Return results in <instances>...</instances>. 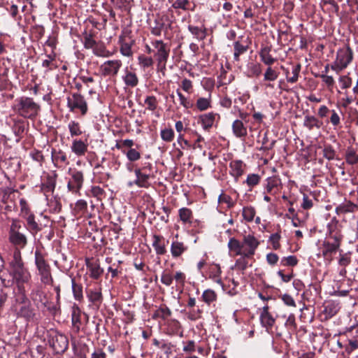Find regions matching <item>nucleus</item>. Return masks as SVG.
Here are the masks:
<instances>
[{"instance_id":"1","label":"nucleus","mask_w":358,"mask_h":358,"mask_svg":"<svg viewBox=\"0 0 358 358\" xmlns=\"http://www.w3.org/2000/svg\"><path fill=\"white\" fill-rule=\"evenodd\" d=\"M259 245L260 241L253 234H249L243 236L242 241L234 237L230 238L227 246L234 255L253 257Z\"/></svg>"},{"instance_id":"2","label":"nucleus","mask_w":358,"mask_h":358,"mask_svg":"<svg viewBox=\"0 0 358 358\" xmlns=\"http://www.w3.org/2000/svg\"><path fill=\"white\" fill-rule=\"evenodd\" d=\"M13 110L26 119H35L39 114L41 106L31 97L21 96L15 100Z\"/></svg>"},{"instance_id":"3","label":"nucleus","mask_w":358,"mask_h":358,"mask_svg":"<svg viewBox=\"0 0 358 358\" xmlns=\"http://www.w3.org/2000/svg\"><path fill=\"white\" fill-rule=\"evenodd\" d=\"M11 268L10 275L18 284L27 283L31 279V274L28 269L24 267L20 250L15 249L13 259L10 262Z\"/></svg>"},{"instance_id":"4","label":"nucleus","mask_w":358,"mask_h":358,"mask_svg":"<svg viewBox=\"0 0 358 358\" xmlns=\"http://www.w3.org/2000/svg\"><path fill=\"white\" fill-rule=\"evenodd\" d=\"M34 262L40 276L41 282L45 285L53 286L54 280L52 275L51 266L39 250H36L34 252Z\"/></svg>"},{"instance_id":"5","label":"nucleus","mask_w":358,"mask_h":358,"mask_svg":"<svg viewBox=\"0 0 358 358\" xmlns=\"http://www.w3.org/2000/svg\"><path fill=\"white\" fill-rule=\"evenodd\" d=\"M47 339L49 345L56 355L64 354L69 348L67 336L57 330L51 329L48 331Z\"/></svg>"},{"instance_id":"6","label":"nucleus","mask_w":358,"mask_h":358,"mask_svg":"<svg viewBox=\"0 0 358 358\" xmlns=\"http://www.w3.org/2000/svg\"><path fill=\"white\" fill-rule=\"evenodd\" d=\"M151 43L155 49L154 57L156 59L157 67L164 69L171 52L170 45L162 40H155Z\"/></svg>"},{"instance_id":"7","label":"nucleus","mask_w":358,"mask_h":358,"mask_svg":"<svg viewBox=\"0 0 358 358\" xmlns=\"http://www.w3.org/2000/svg\"><path fill=\"white\" fill-rule=\"evenodd\" d=\"M22 224L20 220H13L10 224L9 231V241L15 245L17 249L24 248L27 244V238L26 236L21 233L20 230Z\"/></svg>"},{"instance_id":"8","label":"nucleus","mask_w":358,"mask_h":358,"mask_svg":"<svg viewBox=\"0 0 358 358\" xmlns=\"http://www.w3.org/2000/svg\"><path fill=\"white\" fill-rule=\"evenodd\" d=\"M71 178L67 183L68 190L73 194L80 195V189L84 182V174L83 171L77 169H70Z\"/></svg>"},{"instance_id":"9","label":"nucleus","mask_w":358,"mask_h":358,"mask_svg":"<svg viewBox=\"0 0 358 358\" xmlns=\"http://www.w3.org/2000/svg\"><path fill=\"white\" fill-rule=\"evenodd\" d=\"M67 106L71 112L79 110L82 115H85L88 110L84 96L79 93H73L71 96L67 97Z\"/></svg>"},{"instance_id":"10","label":"nucleus","mask_w":358,"mask_h":358,"mask_svg":"<svg viewBox=\"0 0 358 358\" xmlns=\"http://www.w3.org/2000/svg\"><path fill=\"white\" fill-rule=\"evenodd\" d=\"M340 248L331 243L329 240L323 241L322 243L319 248L320 253L317 257H322L325 263L329 264L334 259V255L337 252Z\"/></svg>"},{"instance_id":"11","label":"nucleus","mask_w":358,"mask_h":358,"mask_svg":"<svg viewBox=\"0 0 358 358\" xmlns=\"http://www.w3.org/2000/svg\"><path fill=\"white\" fill-rule=\"evenodd\" d=\"M343 239V235L341 232L338 222H331L327 225V234L325 240H329L331 243L340 248Z\"/></svg>"},{"instance_id":"12","label":"nucleus","mask_w":358,"mask_h":358,"mask_svg":"<svg viewBox=\"0 0 358 358\" xmlns=\"http://www.w3.org/2000/svg\"><path fill=\"white\" fill-rule=\"evenodd\" d=\"M122 66L120 59L108 60L103 62L100 66V72L104 77H115L117 75Z\"/></svg>"},{"instance_id":"13","label":"nucleus","mask_w":358,"mask_h":358,"mask_svg":"<svg viewBox=\"0 0 358 358\" xmlns=\"http://www.w3.org/2000/svg\"><path fill=\"white\" fill-rule=\"evenodd\" d=\"M20 194L18 190L7 187L3 190L1 202L5 204V210L8 212L17 210L16 194Z\"/></svg>"},{"instance_id":"14","label":"nucleus","mask_w":358,"mask_h":358,"mask_svg":"<svg viewBox=\"0 0 358 358\" xmlns=\"http://www.w3.org/2000/svg\"><path fill=\"white\" fill-rule=\"evenodd\" d=\"M251 40L249 37L244 36H239L234 43V59L235 61L240 60V56L248 52L251 45Z\"/></svg>"},{"instance_id":"15","label":"nucleus","mask_w":358,"mask_h":358,"mask_svg":"<svg viewBox=\"0 0 358 358\" xmlns=\"http://www.w3.org/2000/svg\"><path fill=\"white\" fill-rule=\"evenodd\" d=\"M134 43V40L131 38L128 31H122L119 36L120 51L121 54L126 57H131L133 55L131 48Z\"/></svg>"},{"instance_id":"16","label":"nucleus","mask_w":358,"mask_h":358,"mask_svg":"<svg viewBox=\"0 0 358 358\" xmlns=\"http://www.w3.org/2000/svg\"><path fill=\"white\" fill-rule=\"evenodd\" d=\"M166 17L165 16H160L157 15L152 23L149 24V29L152 35L155 36H160L162 31L166 33L168 28L171 27V24H166Z\"/></svg>"},{"instance_id":"17","label":"nucleus","mask_w":358,"mask_h":358,"mask_svg":"<svg viewBox=\"0 0 358 358\" xmlns=\"http://www.w3.org/2000/svg\"><path fill=\"white\" fill-rule=\"evenodd\" d=\"M57 176L58 175L57 172L53 171L50 174H48L43 182H41L40 185L41 192L46 196H48V193L52 194L54 192L56 187Z\"/></svg>"},{"instance_id":"18","label":"nucleus","mask_w":358,"mask_h":358,"mask_svg":"<svg viewBox=\"0 0 358 358\" xmlns=\"http://www.w3.org/2000/svg\"><path fill=\"white\" fill-rule=\"evenodd\" d=\"M268 310V306L266 305L264 306L259 315L261 324L262 325V327L266 328L267 332H270L272 331V329L275 322V319L269 313Z\"/></svg>"},{"instance_id":"19","label":"nucleus","mask_w":358,"mask_h":358,"mask_svg":"<svg viewBox=\"0 0 358 358\" xmlns=\"http://www.w3.org/2000/svg\"><path fill=\"white\" fill-rule=\"evenodd\" d=\"M264 188L267 194L272 195L277 194L282 188L281 179L278 176L268 177L266 180Z\"/></svg>"},{"instance_id":"20","label":"nucleus","mask_w":358,"mask_h":358,"mask_svg":"<svg viewBox=\"0 0 358 358\" xmlns=\"http://www.w3.org/2000/svg\"><path fill=\"white\" fill-rule=\"evenodd\" d=\"M353 59V52L349 45L340 48L336 53V61L347 68Z\"/></svg>"},{"instance_id":"21","label":"nucleus","mask_w":358,"mask_h":358,"mask_svg":"<svg viewBox=\"0 0 358 358\" xmlns=\"http://www.w3.org/2000/svg\"><path fill=\"white\" fill-rule=\"evenodd\" d=\"M136 180L134 183L138 187L149 188L151 185L150 179L155 178L154 173H144L140 169H134Z\"/></svg>"},{"instance_id":"22","label":"nucleus","mask_w":358,"mask_h":358,"mask_svg":"<svg viewBox=\"0 0 358 358\" xmlns=\"http://www.w3.org/2000/svg\"><path fill=\"white\" fill-rule=\"evenodd\" d=\"M85 264L87 269L90 271V276L92 278L96 280L103 274V270L101 268L97 259L87 258Z\"/></svg>"},{"instance_id":"23","label":"nucleus","mask_w":358,"mask_h":358,"mask_svg":"<svg viewBox=\"0 0 358 358\" xmlns=\"http://www.w3.org/2000/svg\"><path fill=\"white\" fill-rule=\"evenodd\" d=\"M216 117H219V115L213 112L201 114L198 117V123L201 124L205 131H209L213 127Z\"/></svg>"},{"instance_id":"24","label":"nucleus","mask_w":358,"mask_h":358,"mask_svg":"<svg viewBox=\"0 0 358 358\" xmlns=\"http://www.w3.org/2000/svg\"><path fill=\"white\" fill-rule=\"evenodd\" d=\"M178 235L176 236V239H173L171 245V254L174 259L180 257L182 254L188 250V246L185 243L178 240Z\"/></svg>"},{"instance_id":"25","label":"nucleus","mask_w":358,"mask_h":358,"mask_svg":"<svg viewBox=\"0 0 358 358\" xmlns=\"http://www.w3.org/2000/svg\"><path fill=\"white\" fill-rule=\"evenodd\" d=\"M169 241L166 240L164 236L161 235L154 234L152 236V247L155 252L158 255H164L166 253V245Z\"/></svg>"},{"instance_id":"26","label":"nucleus","mask_w":358,"mask_h":358,"mask_svg":"<svg viewBox=\"0 0 358 358\" xmlns=\"http://www.w3.org/2000/svg\"><path fill=\"white\" fill-rule=\"evenodd\" d=\"M81 276L71 277V288L74 299L76 301L83 300V286Z\"/></svg>"},{"instance_id":"27","label":"nucleus","mask_w":358,"mask_h":358,"mask_svg":"<svg viewBox=\"0 0 358 358\" xmlns=\"http://www.w3.org/2000/svg\"><path fill=\"white\" fill-rule=\"evenodd\" d=\"M51 158L56 167L67 165L69 163L66 152L60 149L56 150L53 148L51 152Z\"/></svg>"},{"instance_id":"28","label":"nucleus","mask_w":358,"mask_h":358,"mask_svg":"<svg viewBox=\"0 0 358 358\" xmlns=\"http://www.w3.org/2000/svg\"><path fill=\"white\" fill-rule=\"evenodd\" d=\"M245 164L241 160H233L229 163V174L233 176L236 182L244 173Z\"/></svg>"},{"instance_id":"29","label":"nucleus","mask_w":358,"mask_h":358,"mask_svg":"<svg viewBox=\"0 0 358 358\" xmlns=\"http://www.w3.org/2000/svg\"><path fill=\"white\" fill-rule=\"evenodd\" d=\"M88 143L81 139H74L71 145V150L77 157H83L87 152Z\"/></svg>"},{"instance_id":"30","label":"nucleus","mask_w":358,"mask_h":358,"mask_svg":"<svg viewBox=\"0 0 358 358\" xmlns=\"http://www.w3.org/2000/svg\"><path fill=\"white\" fill-rule=\"evenodd\" d=\"M87 296L96 308H99L103 301V296L100 288L87 290Z\"/></svg>"},{"instance_id":"31","label":"nucleus","mask_w":358,"mask_h":358,"mask_svg":"<svg viewBox=\"0 0 358 358\" xmlns=\"http://www.w3.org/2000/svg\"><path fill=\"white\" fill-rule=\"evenodd\" d=\"M27 221V228L33 235L36 234L43 229L41 224H39L35 220V215L33 213L23 215Z\"/></svg>"},{"instance_id":"32","label":"nucleus","mask_w":358,"mask_h":358,"mask_svg":"<svg viewBox=\"0 0 358 358\" xmlns=\"http://www.w3.org/2000/svg\"><path fill=\"white\" fill-rule=\"evenodd\" d=\"M358 209V206L350 201H345L336 208L338 215H345L348 213H354Z\"/></svg>"},{"instance_id":"33","label":"nucleus","mask_w":358,"mask_h":358,"mask_svg":"<svg viewBox=\"0 0 358 358\" xmlns=\"http://www.w3.org/2000/svg\"><path fill=\"white\" fill-rule=\"evenodd\" d=\"M71 322L76 333H78L81 326V310L77 305L72 306Z\"/></svg>"},{"instance_id":"34","label":"nucleus","mask_w":358,"mask_h":358,"mask_svg":"<svg viewBox=\"0 0 358 358\" xmlns=\"http://www.w3.org/2000/svg\"><path fill=\"white\" fill-rule=\"evenodd\" d=\"M189 31L198 41H203L207 36V29L204 25L201 27L189 24L187 27Z\"/></svg>"},{"instance_id":"35","label":"nucleus","mask_w":358,"mask_h":358,"mask_svg":"<svg viewBox=\"0 0 358 358\" xmlns=\"http://www.w3.org/2000/svg\"><path fill=\"white\" fill-rule=\"evenodd\" d=\"M232 131L237 138H245L247 134V128L240 120H236L232 124Z\"/></svg>"},{"instance_id":"36","label":"nucleus","mask_w":358,"mask_h":358,"mask_svg":"<svg viewBox=\"0 0 358 358\" xmlns=\"http://www.w3.org/2000/svg\"><path fill=\"white\" fill-rule=\"evenodd\" d=\"M271 50V46H264L261 48L259 52V56L262 62L268 66L272 65L277 60L270 54Z\"/></svg>"},{"instance_id":"37","label":"nucleus","mask_w":358,"mask_h":358,"mask_svg":"<svg viewBox=\"0 0 358 358\" xmlns=\"http://www.w3.org/2000/svg\"><path fill=\"white\" fill-rule=\"evenodd\" d=\"M124 84L129 87H135L138 84V78L136 73L127 70L125 71V75L122 78Z\"/></svg>"},{"instance_id":"38","label":"nucleus","mask_w":358,"mask_h":358,"mask_svg":"<svg viewBox=\"0 0 358 358\" xmlns=\"http://www.w3.org/2000/svg\"><path fill=\"white\" fill-rule=\"evenodd\" d=\"M17 315L27 320L33 319L35 313L34 308L31 307V303H27V304L21 306L17 312Z\"/></svg>"},{"instance_id":"39","label":"nucleus","mask_w":358,"mask_h":358,"mask_svg":"<svg viewBox=\"0 0 358 358\" xmlns=\"http://www.w3.org/2000/svg\"><path fill=\"white\" fill-rule=\"evenodd\" d=\"M323 123L319 120L316 117L313 115H306L303 121V126L308 130H312L314 128L320 129Z\"/></svg>"},{"instance_id":"40","label":"nucleus","mask_w":358,"mask_h":358,"mask_svg":"<svg viewBox=\"0 0 358 358\" xmlns=\"http://www.w3.org/2000/svg\"><path fill=\"white\" fill-rule=\"evenodd\" d=\"M339 309L338 303L331 301L324 303L323 313L326 318H331L338 312Z\"/></svg>"},{"instance_id":"41","label":"nucleus","mask_w":358,"mask_h":358,"mask_svg":"<svg viewBox=\"0 0 358 358\" xmlns=\"http://www.w3.org/2000/svg\"><path fill=\"white\" fill-rule=\"evenodd\" d=\"M196 108L202 112L206 111L212 107L211 95L209 94L208 97H199L195 103Z\"/></svg>"},{"instance_id":"42","label":"nucleus","mask_w":358,"mask_h":358,"mask_svg":"<svg viewBox=\"0 0 358 358\" xmlns=\"http://www.w3.org/2000/svg\"><path fill=\"white\" fill-rule=\"evenodd\" d=\"M261 73L262 67L260 64L251 62L248 64L246 76L248 78L258 77Z\"/></svg>"},{"instance_id":"43","label":"nucleus","mask_w":358,"mask_h":358,"mask_svg":"<svg viewBox=\"0 0 358 358\" xmlns=\"http://www.w3.org/2000/svg\"><path fill=\"white\" fill-rule=\"evenodd\" d=\"M178 215L180 220L184 224H191L192 222L193 213L191 209L185 207L181 208L178 210Z\"/></svg>"},{"instance_id":"44","label":"nucleus","mask_w":358,"mask_h":358,"mask_svg":"<svg viewBox=\"0 0 358 358\" xmlns=\"http://www.w3.org/2000/svg\"><path fill=\"white\" fill-rule=\"evenodd\" d=\"M93 53L102 57H108L110 56V52L108 51L103 43H97L92 49Z\"/></svg>"},{"instance_id":"45","label":"nucleus","mask_w":358,"mask_h":358,"mask_svg":"<svg viewBox=\"0 0 358 358\" xmlns=\"http://www.w3.org/2000/svg\"><path fill=\"white\" fill-rule=\"evenodd\" d=\"M68 128L71 137L78 136L83 134L81 126L78 122L71 120L68 124Z\"/></svg>"},{"instance_id":"46","label":"nucleus","mask_w":358,"mask_h":358,"mask_svg":"<svg viewBox=\"0 0 358 358\" xmlns=\"http://www.w3.org/2000/svg\"><path fill=\"white\" fill-rule=\"evenodd\" d=\"M321 6L322 7L327 6V10L329 13L338 14L339 6L334 0H322Z\"/></svg>"},{"instance_id":"47","label":"nucleus","mask_w":358,"mask_h":358,"mask_svg":"<svg viewBox=\"0 0 358 358\" xmlns=\"http://www.w3.org/2000/svg\"><path fill=\"white\" fill-rule=\"evenodd\" d=\"M122 152L126 155L127 159L130 162H134L141 159V152L136 149H128V150H122Z\"/></svg>"},{"instance_id":"48","label":"nucleus","mask_w":358,"mask_h":358,"mask_svg":"<svg viewBox=\"0 0 358 358\" xmlns=\"http://www.w3.org/2000/svg\"><path fill=\"white\" fill-rule=\"evenodd\" d=\"M83 45L86 49H93L96 44L98 43L94 39V35L92 33H83Z\"/></svg>"},{"instance_id":"49","label":"nucleus","mask_w":358,"mask_h":358,"mask_svg":"<svg viewBox=\"0 0 358 358\" xmlns=\"http://www.w3.org/2000/svg\"><path fill=\"white\" fill-rule=\"evenodd\" d=\"M138 62L140 66L143 69L151 67L154 64L153 59L151 57H148L145 55H140L138 57Z\"/></svg>"},{"instance_id":"50","label":"nucleus","mask_w":358,"mask_h":358,"mask_svg":"<svg viewBox=\"0 0 358 358\" xmlns=\"http://www.w3.org/2000/svg\"><path fill=\"white\" fill-rule=\"evenodd\" d=\"M279 76V72L269 66L264 73V80L272 82L277 80Z\"/></svg>"},{"instance_id":"51","label":"nucleus","mask_w":358,"mask_h":358,"mask_svg":"<svg viewBox=\"0 0 358 358\" xmlns=\"http://www.w3.org/2000/svg\"><path fill=\"white\" fill-rule=\"evenodd\" d=\"M201 297L202 300L208 305H210L211 303L217 300L216 293L214 290L210 289L205 290L203 292Z\"/></svg>"},{"instance_id":"52","label":"nucleus","mask_w":358,"mask_h":358,"mask_svg":"<svg viewBox=\"0 0 358 358\" xmlns=\"http://www.w3.org/2000/svg\"><path fill=\"white\" fill-rule=\"evenodd\" d=\"M323 157L329 161L333 160L336 157V150L330 144H324L322 149Z\"/></svg>"},{"instance_id":"53","label":"nucleus","mask_w":358,"mask_h":358,"mask_svg":"<svg viewBox=\"0 0 358 358\" xmlns=\"http://www.w3.org/2000/svg\"><path fill=\"white\" fill-rule=\"evenodd\" d=\"M31 299L36 303V305H38L39 303H41L45 299H47V296L43 291L41 289H35L33 290L31 293Z\"/></svg>"},{"instance_id":"54","label":"nucleus","mask_w":358,"mask_h":358,"mask_svg":"<svg viewBox=\"0 0 358 358\" xmlns=\"http://www.w3.org/2000/svg\"><path fill=\"white\" fill-rule=\"evenodd\" d=\"M171 7L176 10L186 11L190 9V1L189 0H175L173 1Z\"/></svg>"},{"instance_id":"55","label":"nucleus","mask_w":358,"mask_h":358,"mask_svg":"<svg viewBox=\"0 0 358 358\" xmlns=\"http://www.w3.org/2000/svg\"><path fill=\"white\" fill-rule=\"evenodd\" d=\"M261 180V176L257 173H250L248 175L245 183L250 189L257 185Z\"/></svg>"},{"instance_id":"56","label":"nucleus","mask_w":358,"mask_h":358,"mask_svg":"<svg viewBox=\"0 0 358 358\" xmlns=\"http://www.w3.org/2000/svg\"><path fill=\"white\" fill-rule=\"evenodd\" d=\"M160 136L165 142H171L175 136L174 131L172 128H164L161 130Z\"/></svg>"},{"instance_id":"57","label":"nucleus","mask_w":358,"mask_h":358,"mask_svg":"<svg viewBox=\"0 0 358 358\" xmlns=\"http://www.w3.org/2000/svg\"><path fill=\"white\" fill-rule=\"evenodd\" d=\"M280 238H281L280 230H279L278 231H277L275 234H272L270 236L268 241L272 245V248L273 250H277L280 248V247H281V245L280 243Z\"/></svg>"},{"instance_id":"58","label":"nucleus","mask_w":358,"mask_h":358,"mask_svg":"<svg viewBox=\"0 0 358 358\" xmlns=\"http://www.w3.org/2000/svg\"><path fill=\"white\" fill-rule=\"evenodd\" d=\"M241 257L237 259L235 262V267L236 269L244 271L248 266V262L247 259H252V257H245L244 255H240Z\"/></svg>"},{"instance_id":"59","label":"nucleus","mask_w":358,"mask_h":358,"mask_svg":"<svg viewBox=\"0 0 358 358\" xmlns=\"http://www.w3.org/2000/svg\"><path fill=\"white\" fill-rule=\"evenodd\" d=\"M144 103L146 105V109L150 111L155 110L158 106V101L155 96H148Z\"/></svg>"},{"instance_id":"60","label":"nucleus","mask_w":358,"mask_h":358,"mask_svg":"<svg viewBox=\"0 0 358 358\" xmlns=\"http://www.w3.org/2000/svg\"><path fill=\"white\" fill-rule=\"evenodd\" d=\"M301 65L299 63L293 66L292 70V77L287 76V81L288 83H296L299 79V73L301 71Z\"/></svg>"},{"instance_id":"61","label":"nucleus","mask_w":358,"mask_h":358,"mask_svg":"<svg viewBox=\"0 0 358 358\" xmlns=\"http://www.w3.org/2000/svg\"><path fill=\"white\" fill-rule=\"evenodd\" d=\"M256 211L252 206H246L243 208V217L247 222H252L254 220Z\"/></svg>"},{"instance_id":"62","label":"nucleus","mask_w":358,"mask_h":358,"mask_svg":"<svg viewBox=\"0 0 358 358\" xmlns=\"http://www.w3.org/2000/svg\"><path fill=\"white\" fill-rule=\"evenodd\" d=\"M299 260L294 255L284 257L280 260V264L284 266H295L297 265Z\"/></svg>"},{"instance_id":"63","label":"nucleus","mask_w":358,"mask_h":358,"mask_svg":"<svg viewBox=\"0 0 358 358\" xmlns=\"http://www.w3.org/2000/svg\"><path fill=\"white\" fill-rule=\"evenodd\" d=\"M171 310L166 307V306H161L159 308H158L155 315H154V317H160V318H162L164 320L168 318L169 316H171Z\"/></svg>"},{"instance_id":"64","label":"nucleus","mask_w":358,"mask_h":358,"mask_svg":"<svg viewBox=\"0 0 358 358\" xmlns=\"http://www.w3.org/2000/svg\"><path fill=\"white\" fill-rule=\"evenodd\" d=\"M29 155L34 161H36L39 164L41 167L43 166L45 158L41 151L34 150L30 152Z\"/></svg>"}]
</instances>
